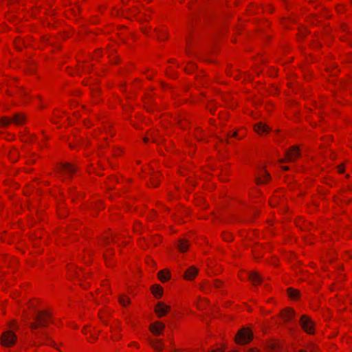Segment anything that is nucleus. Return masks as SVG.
<instances>
[{"label":"nucleus","mask_w":352,"mask_h":352,"mask_svg":"<svg viewBox=\"0 0 352 352\" xmlns=\"http://www.w3.org/2000/svg\"><path fill=\"white\" fill-rule=\"evenodd\" d=\"M151 135H152L153 142H155V143H157V144H159V142H158V140L156 139V138H155V135H154V134H153V135L152 134Z\"/></svg>","instance_id":"24"},{"label":"nucleus","mask_w":352,"mask_h":352,"mask_svg":"<svg viewBox=\"0 0 352 352\" xmlns=\"http://www.w3.org/2000/svg\"><path fill=\"white\" fill-rule=\"evenodd\" d=\"M158 277L161 281L165 282L169 279L170 273L168 272H166L164 270L160 271L158 272Z\"/></svg>","instance_id":"18"},{"label":"nucleus","mask_w":352,"mask_h":352,"mask_svg":"<svg viewBox=\"0 0 352 352\" xmlns=\"http://www.w3.org/2000/svg\"><path fill=\"white\" fill-rule=\"evenodd\" d=\"M269 348L272 351H278L280 348V344L278 342H273L269 344Z\"/></svg>","instance_id":"20"},{"label":"nucleus","mask_w":352,"mask_h":352,"mask_svg":"<svg viewBox=\"0 0 352 352\" xmlns=\"http://www.w3.org/2000/svg\"><path fill=\"white\" fill-rule=\"evenodd\" d=\"M151 183H152L153 186H154V187L157 186V185H158V182H157V175H153L151 177Z\"/></svg>","instance_id":"22"},{"label":"nucleus","mask_w":352,"mask_h":352,"mask_svg":"<svg viewBox=\"0 0 352 352\" xmlns=\"http://www.w3.org/2000/svg\"><path fill=\"white\" fill-rule=\"evenodd\" d=\"M263 179H262L261 177H257L256 179V182L258 184H263V183L267 182L270 179V174L265 170H263Z\"/></svg>","instance_id":"17"},{"label":"nucleus","mask_w":352,"mask_h":352,"mask_svg":"<svg viewBox=\"0 0 352 352\" xmlns=\"http://www.w3.org/2000/svg\"><path fill=\"white\" fill-rule=\"evenodd\" d=\"M221 283L220 281H215V283H214V286L216 287H219L221 286Z\"/></svg>","instance_id":"27"},{"label":"nucleus","mask_w":352,"mask_h":352,"mask_svg":"<svg viewBox=\"0 0 352 352\" xmlns=\"http://www.w3.org/2000/svg\"><path fill=\"white\" fill-rule=\"evenodd\" d=\"M144 141L145 142H146L148 141V138H144Z\"/></svg>","instance_id":"32"},{"label":"nucleus","mask_w":352,"mask_h":352,"mask_svg":"<svg viewBox=\"0 0 352 352\" xmlns=\"http://www.w3.org/2000/svg\"><path fill=\"white\" fill-rule=\"evenodd\" d=\"M300 324L303 330L307 333L312 334L314 332V322L311 319L306 315H302L300 318Z\"/></svg>","instance_id":"6"},{"label":"nucleus","mask_w":352,"mask_h":352,"mask_svg":"<svg viewBox=\"0 0 352 352\" xmlns=\"http://www.w3.org/2000/svg\"><path fill=\"white\" fill-rule=\"evenodd\" d=\"M338 171H339L340 173H342V172L344 171V168H343V166H342V165L339 166L338 167Z\"/></svg>","instance_id":"26"},{"label":"nucleus","mask_w":352,"mask_h":352,"mask_svg":"<svg viewBox=\"0 0 352 352\" xmlns=\"http://www.w3.org/2000/svg\"><path fill=\"white\" fill-rule=\"evenodd\" d=\"M249 279L254 285L260 284L263 280V278L256 272H252L249 274Z\"/></svg>","instance_id":"13"},{"label":"nucleus","mask_w":352,"mask_h":352,"mask_svg":"<svg viewBox=\"0 0 352 352\" xmlns=\"http://www.w3.org/2000/svg\"><path fill=\"white\" fill-rule=\"evenodd\" d=\"M45 344H47V345H52V346H54V342H53V341H51V342H49V343H48V342H46V343H45Z\"/></svg>","instance_id":"28"},{"label":"nucleus","mask_w":352,"mask_h":352,"mask_svg":"<svg viewBox=\"0 0 352 352\" xmlns=\"http://www.w3.org/2000/svg\"><path fill=\"white\" fill-rule=\"evenodd\" d=\"M76 168L71 164L65 163L62 164L59 168V171L63 173V174L68 175L71 176L74 173H75Z\"/></svg>","instance_id":"9"},{"label":"nucleus","mask_w":352,"mask_h":352,"mask_svg":"<svg viewBox=\"0 0 352 352\" xmlns=\"http://www.w3.org/2000/svg\"><path fill=\"white\" fill-rule=\"evenodd\" d=\"M177 248L182 252H186L188 248V244L184 239H180L177 245Z\"/></svg>","instance_id":"16"},{"label":"nucleus","mask_w":352,"mask_h":352,"mask_svg":"<svg viewBox=\"0 0 352 352\" xmlns=\"http://www.w3.org/2000/svg\"><path fill=\"white\" fill-rule=\"evenodd\" d=\"M34 321L30 322L29 327L32 330L35 336L38 338L44 337L47 338L48 336L45 331H41L39 328H44L47 326V323L50 321L51 315L45 310L38 311L33 316Z\"/></svg>","instance_id":"1"},{"label":"nucleus","mask_w":352,"mask_h":352,"mask_svg":"<svg viewBox=\"0 0 352 352\" xmlns=\"http://www.w3.org/2000/svg\"><path fill=\"white\" fill-rule=\"evenodd\" d=\"M300 153L297 146H293L289 149L286 151L285 159L280 160V163L284 162H292L295 161L298 157H300Z\"/></svg>","instance_id":"5"},{"label":"nucleus","mask_w":352,"mask_h":352,"mask_svg":"<svg viewBox=\"0 0 352 352\" xmlns=\"http://www.w3.org/2000/svg\"><path fill=\"white\" fill-rule=\"evenodd\" d=\"M119 302L122 306H126L130 303V300L128 298H124L122 296L119 298Z\"/></svg>","instance_id":"21"},{"label":"nucleus","mask_w":352,"mask_h":352,"mask_svg":"<svg viewBox=\"0 0 352 352\" xmlns=\"http://www.w3.org/2000/svg\"><path fill=\"white\" fill-rule=\"evenodd\" d=\"M236 135H237L236 132H234V133L232 135V136H234V137H236Z\"/></svg>","instance_id":"30"},{"label":"nucleus","mask_w":352,"mask_h":352,"mask_svg":"<svg viewBox=\"0 0 352 352\" xmlns=\"http://www.w3.org/2000/svg\"><path fill=\"white\" fill-rule=\"evenodd\" d=\"M0 340L3 346L11 347L16 342L17 336L12 330H7L2 333Z\"/></svg>","instance_id":"2"},{"label":"nucleus","mask_w":352,"mask_h":352,"mask_svg":"<svg viewBox=\"0 0 352 352\" xmlns=\"http://www.w3.org/2000/svg\"><path fill=\"white\" fill-rule=\"evenodd\" d=\"M172 352H177L176 350H172Z\"/></svg>","instance_id":"34"},{"label":"nucleus","mask_w":352,"mask_h":352,"mask_svg":"<svg viewBox=\"0 0 352 352\" xmlns=\"http://www.w3.org/2000/svg\"><path fill=\"white\" fill-rule=\"evenodd\" d=\"M254 130L258 133L262 134L264 133H268L270 129L269 126H267L266 124H265L262 122H258L255 124Z\"/></svg>","instance_id":"12"},{"label":"nucleus","mask_w":352,"mask_h":352,"mask_svg":"<svg viewBox=\"0 0 352 352\" xmlns=\"http://www.w3.org/2000/svg\"><path fill=\"white\" fill-rule=\"evenodd\" d=\"M165 325L161 322H155L150 325L151 331L155 336H159L164 330Z\"/></svg>","instance_id":"10"},{"label":"nucleus","mask_w":352,"mask_h":352,"mask_svg":"<svg viewBox=\"0 0 352 352\" xmlns=\"http://www.w3.org/2000/svg\"><path fill=\"white\" fill-rule=\"evenodd\" d=\"M253 338V334L249 329L243 328L240 329L235 336V341L239 344H245L250 342Z\"/></svg>","instance_id":"3"},{"label":"nucleus","mask_w":352,"mask_h":352,"mask_svg":"<svg viewBox=\"0 0 352 352\" xmlns=\"http://www.w3.org/2000/svg\"><path fill=\"white\" fill-rule=\"evenodd\" d=\"M13 323H14V322H10V323L9 324V327H12V324H13Z\"/></svg>","instance_id":"31"},{"label":"nucleus","mask_w":352,"mask_h":352,"mask_svg":"<svg viewBox=\"0 0 352 352\" xmlns=\"http://www.w3.org/2000/svg\"><path fill=\"white\" fill-rule=\"evenodd\" d=\"M287 293L289 296L292 299H296L299 296V292L293 288H288Z\"/></svg>","instance_id":"19"},{"label":"nucleus","mask_w":352,"mask_h":352,"mask_svg":"<svg viewBox=\"0 0 352 352\" xmlns=\"http://www.w3.org/2000/svg\"><path fill=\"white\" fill-rule=\"evenodd\" d=\"M248 352H259V351L255 348H251L248 350Z\"/></svg>","instance_id":"25"},{"label":"nucleus","mask_w":352,"mask_h":352,"mask_svg":"<svg viewBox=\"0 0 352 352\" xmlns=\"http://www.w3.org/2000/svg\"><path fill=\"white\" fill-rule=\"evenodd\" d=\"M282 168H283L284 170H289V167H288V166H282Z\"/></svg>","instance_id":"29"},{"label":"nucleus","mask_w":352,"mask_h":352,"mask_svg":"<svg viewBox=\"0 0 352 352\" xmlns=\"http://www.w3.org/2000/svg\"><path fill=\"white\" fill-rule=\"evenodd\" d=\"M223 239L224 240L229 241L232 240V237L230 234H227L224 235Z\"/></svg>","instance_id":"23"},{"label":"nucleus","mask_w":352,"mask_h":352,"mask_svg":"<svg viewBox=\"0 0 352 352\" xmlns=\"http://www.w3.org/2000/svg\"><path fill=\"white\" fill-rule=\"evenodd\" d=\"M151 291H152V293L153 294V295L157 298L161 297L163 294L162 287L158 285H153L151 287Z\"/></svg>","instance_id":"15"},{"label":"nucleus","mask_w":352,"mask_h":352,"mask_svg":"<svg viewBox=\"0 0 352 352\" xmlns=\"http://www.w3.org/2000/svg\"><path fill=\"white\" fill-rule=\"evenodd\" d=\"M299 352H306V351H303V350H300Z\"/></svg>","instance_id":"33"},{"label":"nucleus","mask_w":352,"mask_h":352,"mask_svg":"<svg viewBox=\"0 0 352 352\" xmlns=\"http://www.w3.org/2000/svg\"><path fill=\"white\" fill-rule=\"evenodd\" d=\"M170 307L162 302H159L155 306V311L158 317H162L170 310Z\"/></svg>","instance_id":"7"},{"label":"nucleus","mask_w":352,"mask_h":352,"mask_svg":"<svg viewBox=\"0 0 352 352\" xmlns=\"http://www.w3.org/2000/svg\"><path fill=\"white\" fill-rule=\"evenodd\" d=\"M197 273H198V270L195 267L191 266L185 271L184 277L186 280H190L193 279L196 276Z\"/></svg>","instance_id":"11"},{"label":"nucleus","mask_w":352,"mask_h":352,"mask_svg":"<svg viewBox=\"0 0 352 352\" xmlns=\"http://www.w3.org/2000/svg\"><path fill=\"white\" fill-rule=\"evenodd\" d=\"M25 120V117L24 115L21 113H16L13 116L12 118L10 119L7 117H3L0 119V124L3 126H8L12 122H13L14 124L17 125L22 124Z\"/></svg>","instance_id":"4"},{"label":"nucleus","mask_w":352,"mask_h":352,"mask_svg":"<svg viewBox=\"0 0 352 352\" xmlns=\"http://www.w3.org/2000/svg\"><path fill=\"white\" fill-rule=\"evenodd\" d=\"M280 317L287 322H292L295 317V312L291 308H286L280 312Z\"/></svg>","instance_id":"8"},{"label":"nucleus","mask_w":352,"mask_h":352,"mask_svg":"<svg viewBox=\"0 0 352 352\" xmlns=\"http://www.w3.org/2000/svg\"><path fill=\"white\" fill-rule=\"evenodd\" d=\"M149 343L156 351H161L164 348V345L160 340H151Z\"/></svg>","instance_id":"14"}]
</instances>
